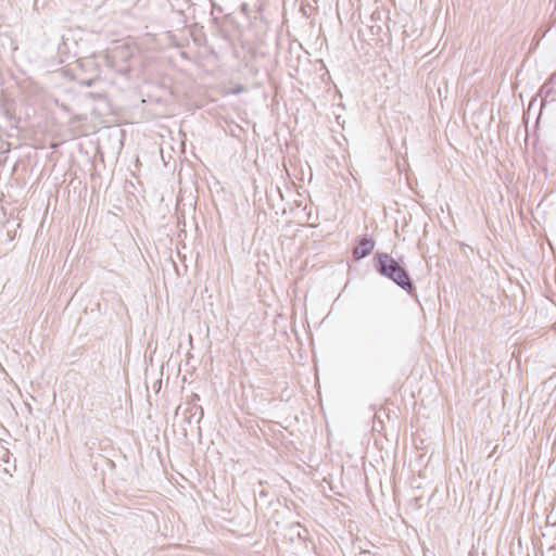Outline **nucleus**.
Here are the masks:
<instances>
[{
	"instance_id": "f257e3e1",
	"label": "nucleus",
	"mask_w": 556,
	"mask_h": 556,
	"mask_svg": "<svg viewBox=\"0 0 556 556\" xmlns=\"http://www.w3.org/2000/svg\"><path fill=\"white\" fill-rule=\"evenodd\" d=\"M376 271L401 287L408 294L416 296V287L405 266L389 253L376 252L372 257Z\"/></svg>"
},
{
	"instance_id": "f03ea898",
	"label": "nucleus",
	"mask_w": 556,
	"mask_h": 556,
	"mask_svg": "<svg viewBox=\"0 0 556 556\" xmlns=\"http://www.w3.org/2000/svg\"><path fill=\"white\" fill-rule=\"evenodd\" d=\"M416 7L417 2L414 0H399L397 18L399 23L402 25L403 28L402 50L404 55V63L408 61L414 65L417 63V56L415 54V41L417 40V38L414 36L417 28L415 26V21L413 17Z\"/></svg>"
},
{
	"instance_id": "7ed1b4c3",
	"label": "nucleus",
	"mask_w": 556,
	"mask_h": 556,
	"mask_svg": "<svg viewBox=\"0 0 556 556\" xmlns=\"http://www.w3.org/2000/svg\"><path fill=\"white\" fill-rule=\"evenodd\" d=\"M134 56V48L124 43L116 46L105 54L108 65L115 72L127 75L130 73L131 67L129 61Z\"/></svg>"
},
{
	"instance_id": "20e7f679",
	"label": "nucleus",
	"mask_w": 556,
	"mask_h": 556,
	"mask_svg": "<svg viewBox=\"0 0 556 556\" xmlns=\"http://www.w3.org/2000/svg\"><path fill=\"white\" fill-rule=\"evenodd\" d=\"M375 240L367 236L357 237L356 244L353 250V257L355 261L365 258L371 254L375 249Z\"/></svg>"
},
{
	"instance_id": "39448f33",
	"label": "nucleus",
	"mask_w": 556,
	"mask_h": 556,
	"mask_svg": "<svg viewBox=\"0 0 556 556\" xmlns=\"http://www.w3.org/2000/svg\"><path fill=\"white\" fill-rule=\"evenodd\" d=\"M78 68L80 70L79 75H100V65L92 56L79 59L77 61Z\"/></svg>"
},
{
	"instance_id": "423d86ee",
	"label": "nucleus",
	"mask_w": 556,
	"mask_h": 556,
	"mask_svg": "<svg viewBox=\"0 0 556 556\" xmlns=\"http://www.w3.org/2000/svg\"><path fill=\"white\" fill-rule=\"evenodd\" d=\"M1 111L3 112L4 116L10 119V121H15L16 122V117H15V103L13 100H4L2 103H1V106H0Z\"/></svg>"
},
{
	"instance_id": "0eeeda50",
	"label": "nucleus",
	"mask_w": 556,
	"mask_h": 556,
	"mask_svg": "<svg viewBox=\"0 0 556 556\" xmlns=\"http://www.w3.org/2000/svg\"><path fill=\"white\" fill-rule=\"evenodd\" d=\"M417 509V497H414L409 501L407 508L405 509V517H403V522L407 526L412 527L414 530V526L409 525V521H414V514Z\"/></svg>"
},
{
	"instance_id": "6e6552de",
	"label": "nucleus",
	"mask_w": 556,
	"mask_h": 556,
	"mask_svg": "<svg viewBox=\"0 0 556 556\" xmlns=\"http://www.w3.org/2000/svg\"><path fill=\"white\" fill-rule=\"evenodd\" d=\"M199 412V418L197 420V422L199 424L200 420L203 418V408L202 406H192V407H189L185 410V419L186 421H188V424H191V419L197 415V413Z\"/></svg>"
},
{
	"instance_id": "1a4fd4ad",
	"label": "nucleus",
	"mask_w": 556,
	"mask_h": 556,
	"mask_svg": "<svg viewBox=\"0 0 556 556\" xmlns=\"http://www.w3.org/2000/svg\"><path fill=\"white\" fill-rule=\"evenodd\" d=\"M75 78L80 86L91 87L100 78V75H76Z\"/></svg>"
},
{
	"instance_id": "9d476101",
	"label": "nucleus",
	"mask_w": 556,
	"mask_h": 556,
	"mask_svg": "<svg viewBox=\"0 0 556 556\" xmlns=\"http://www.w3.org/2000/svg\"><path fill=\"white\" fill-rule=\"evenodd\" d=\"M381 30H382V27L379 25L370 26V31L372 35H379Z\"/></svg>"
},
{
	"instance_id": "9b49d317",
	"label": "nucleus",
	"mask_w": 556,
	"mask_h": 556,
	"mask_svg": "<svg viewBox=\"0 0 556 556\" xmlns=\"http://www.w3.org/2000/svg\"><path fill=\"white\" fill-rule=\"evenodd\" d=\"M212 4H213L212 13H214V12L223 13L224 12V10H223V8L220 5H218V4L214 3V2Z\"/></svg>"
},
{
	"instance_id": "f8f14e48",
	"label": "nucleus",
	"mask_w": 556,
	"mask_h": 556,
	"mask_svg": "<svg viewBox=\"0 0 556 556\" xmlns=\"http://www.w3.org/2000/svg\"><path fill=\"white\" fill-rule=\"evenodd\" d=\"M267 496H268V491H267L266 489H264V488H263V489H261V490L258 491V497H260V498H265V497H267Z\"/></svg>"
},
{
	"instance_id": "ddd939ff",
	"label": "nucleus",
	"mask_w": 556,
	"mask_h": 556,
	"mask_svg": "<svg viewBox=\"0 0 556 556\" xmlns=\"http://www.w3.org/2000/svg\"><path fill=\"white\" fill-rule=\"evenodd\" d=\"M383 415H387V412H386V410H382V414H380L379 412H377V413L375 414V417L378 419V421H379L380 424H382V419H381V417H383Z\"/></svg>"
},
{
	"instance_id": "4468645a",
	"label": "nucleus",
	"mask_w": 556,
	"mask_h": 556,
	"mask_svg": "<svg viewBox=\"0 0 556 556\" xmlns=\"http://www.w3.org/2000/svg\"><path fill=\"white\" fill-rule=\"evenodd\" d=\"M383 415H387V412H386V410H382V414H380L379 412H377V413L375 414V417L378 419V421H379L380 424H382V419H381V417H383Z\"/></svg>"
},
{
	"instance_id": "2eb2a0df",
	"label": "nucleus",
	"mask_w": 556,
	"mask_h": 556,
	"mask_svg": "<svg viewBox=\"0 0 556 556\" xmlns=\"http://www.w3.org/2000/svg\"><path fill=\"white\" fill-rule=\"evenodd\" d=\"M383 415H387V412H386V410H382V414H380L379 412H377V413L375 414V417L378 419V421H379L380 424H382V419H381V417H383Z\"/></svg>"
},
{
	"instance_id": "dca6fc26",
	"label": "nucleus",
	"mask_w": 556,
	"mask_h": 556,
	"mask_svg": "<svg viewBox=\"0 0 556 556\" xmlns=\"http://www.w3.org/2000/svg\"><path fill=\"white\" fill-rule=\"evenodd\" d=\"M383 415H387V412H386V410H382V414H380L379 412H377V413L375 414V417L378 419V421H379L380 424H382V419H381V417H383Z\"/></svg>"
},
{
	"instance_id": "f3484780",
	"label": "nucleus",
	"mask_w": 556,
	"mask_h": 556,
	"mask_svg": "<svg viewBox=\"0 0 556 556\" xmlns=\"http://www.w3.org/2000/svg\"><path fill=\"white\" fill-rule=\"evenodd\" d=\"M240 10H241V12L247 14L249 12V4L248 3H242L240 5Z\"/></svg>"
},
{
	"instance_id": "a211bd4d",
	"label": "nucleus",
	"mask_w": 556,
	"mask_h": 556,
	"mask_svg": "<svg viewBox=\"0 0 556 556\" xmlns=\"http://www.w3.org/2000/svg\"><path fill=\"white\" fill-rule=\"evenodd\" d=\"M407 180H408V185H409L410 189H412L415 193H417V190L415 189V187H414V185H413V180H412V178H410V176H409V175H407Z\"/></svg>"
},
{
	"instance_id": "6ab92c4d",
	"label": "nucleus",
	"mask_w": 556,
	"mask_h": 556,
	"mask_svg": "<svg viewBox=\"0 0 556 556\" xmlns=\"http://www.w3.org/2000/svg\"><path fill=\"white\" fill-rule=\"evenodd\" d=\"M243 90H244V87L240 85V86L236 87V89H235V91H233V92H235V93H240V92H242Z\"/></svg>"
},
{
	"instance_id": "aec40b11",
	"label": "nucleus",
	"mask_w": 556,
	"mask_h": 556,
	"mask_svg": "<svg viewBox=\"0 0 556 556\" xmlns=\"http://www.w3.org/2000/svg\"><path fill=\"white\" fill-rule=\"evenodd\" d=\"M412 440L415 442V433H412Z\"/></svg>"
},
{
	"instance_id": "412c9836",
	"label": "nucleus",
	"mask_w": 556,
	"mask_h": 556,
	"mask_svg": "<svg viewBox=\"0 0 556 556\" xmlns=\"http://www.w3.org/2000/svg\"><path fill=\"white\" fill-rule=\"evenodd\" d=\"M193 397L199 400V394H193Z\"/></svg>"
}]
</instances>
